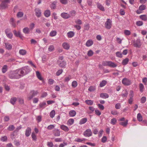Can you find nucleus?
<instances>
[{
	"mask_svg": "<svg viewBox=\"0 0 147 147\" xmlns=\"http://www.w3.org/2000/svg\"><path fill=\"white\" fill-rule=\"evenodd\" d=\"M61 16L63 18L65 19H67L70 18V14L65 12L62 13L61 14Z\"/></svg>",
	"mask_w": 147,
	"mask_h": 147,
	"instance_id": "6e6552de",
	"label": "nucleus"
},
{
	"mask_svg": "<svg viewBox=\"0 0 147 147\" xmlns=\"http://www.w3.org/2000/svg\"><path fill=\"white\" fill-rule=\"evenodd\" d=\"M7 137L6 136H3L2 137L1 139V140L3 142H5L7 140Z\"/></svg>",
	"mask_w": 147,
	"mask_h": 147,
	"instance_id": "8fccbe9b",
	"label": "nucleus"
},
{
	"mask_svg": "<svg viewBox=\"0 0 147 147\" xmlns=\"http://www.w3.org/2000/svg\"><path fill=\"white\" fill-rule=\"evenodd\" d=\"M92 132L90 129H88L84 132L83 135L85 137H89L92 136Z\"/></svg>",
	"mask_w": 147,
	"mask_h": 147,
	"instance_id": "423d86ee",
	"label": "nucleus"
},
{
	"mask_svg": "<svg viewBox=\"0 0 147 147\" xmlns=\"http://www.w3.org/2000/svg\"><path fill=\"white\" fill-rule=\"evenodd\" d=\"M57 34V32L55 30H52L50 33V36L53 37L55 36Z\"/></svg>",
	"mask_w": 147,
	"mask_h": 147,
	"instance_id": "c9c22d12",
	"label": "nucleus"
},
{
	"mask_svg": "<svg viewBox=\"0 0 147 147\" xmlns=\"http://www.w3.org/2000/svg\"><path fill=\"white\" fill-rule=\"evenodd\" d=\"M122 83L125 86H129L131 84L130 80L127 78H123L122 80Z\"/></svg>",
	"mask_w": 147,
	"mask_h": 147,
	"instance_id": "39448f33",
	"label": "nucleus"
},
{
	"mask_svg": "<svg viewBox=\"0 0 147 147\" xmlns=\"http://www.w3.org/2000/svg\"><path fill=\"white\" fill-rule=\"evenodd\" d=\"M55 111L54 110L52 111L50 113V117L52 118H53L55 115Z\"/></svg>",
	"mask_w": 147,
	"mask_h": 147,
	"instance_id": "a18cd8bd",
	"label": "nucleus"
},
{
	"mask_svg": "<svg viewBox=\"0 0 147 147\" xmlns=\"http://www.w3.org/2000/svg\"><path fill=\"white\" fill-rule=\"evenodd\" d=\"M137 118L138 120L139 121H141L142 120V117L140 113H138L137 114Z\"/></svg>",
	"mask_w": 147,
	"mask_h": 147,
	"instance_id": "7c9ffc66",
	"label": "nucleus"
},
{
	"mask_svg": "<svg viewBox=\"0 0 147 147\" xmlns=\"http://www.w3.org/2000/svg\"><path fill=\"white\" fill-rule=\"evenodd\" d=\"M94 54V53L93 51L91 50L89 51L88 52V55L89 57H91Z\"/></svg>",
	"mask_w": 147,
	"mask_h": 147,
	"instance_id": "5fc2aeb1",
	"label": "nucleus"
},
{
	"mask_svg": "<svg viewBox=\"0 0 147 147\" xmlns=\"http://www.w3.org/2000/svg\"><path fill=\"white\" fill-rule=\"evenodd\" d=\"M146 8V6L144 5H141L139 7V9L140 11H143L145 10Z\"/></svg>",
	"mask_w": 147,
	"mask_h": 147,
	"instance_id": "09e8293b",
	"label": "nucleus"
},
{
	"mask_svg": "<svg viewBox=\"0 0 147 147\" xmlns=\"http://www.w3.org/2000/svg\"><path fill=\"white\" fill-rule=\"evenodd\" d=\"M86 139L85 138H83V139H82L80 138H77L75 139V141L78 142H82L83 141H84Z\"/></svg>",
	"mask_w": 147,
	"mask_h": 147,
	"instance_id": "3c124183",
	"label": "nucleus"
},
{
	"mask_svg": "<svg viewBox=\"0 0 147 147\" xmlns=\"http://www.w3.org/2000/svg\"><path fill=\"white\" fill-rule=\"evenodd\" d=\"M19 53L20 55H23L26 54V51L25 50L21 49L20 50Z\"/></svg>",
	"mask_w": 147,
	"mask_h": 147,
	"instance_id": "72a5a7b5",
	"label": "nucleus"
},
{
	"mask_svg": "<svg viewBox=\"0 0 147 147\" xmlns=\"http://www.w3.org/2000/svg\"><path fill=\"white\" fill-rule=\"evenodd\" d=\"M124 92H125L122 94L121 96L123 97H127L128 94V92L126 90H125Z\"/></svg>",
	"mask_w": 147,
	"mask_h": 147,
	"instance_id": "13d9d810",
	"label": "nucleus"
},
{
	"mask_svg": "<svg viewBox=\"0 0 147 147\" xmlns=\"http://www.w3.org/2000/svg\"><path fill=\"white\" fill-rule=\"evenodd\" d=\"M67 36L69 38H71L74 35V33L73 32H70L67 33Z\"/></svg>",
	"mask_w": 147,
	"mask_h": 147,
	"instance_id": "58836bf2",
	"label": "nucleus"
},
{
	"mask_svg": "<svg viewBox=\"0 0 147 147\" xmlns=\"http://www.w3.org/2000/svg\"><path fill=\"white\" fill-rule=\"evenodd\" d=\"M38 93L37 90H32L30 91V95L28 96V99L29 100H31L34 97L36 96Z\"/></svg>",
	"mask_w": 147,
	"mask_h": 147,
	"instance_id": "7ed1b4c3",
	"label": "nucleus"
},
{
	"mask_svg": "<svg viewBox=\"0 0 147 147\" xmlns=\"http://www.w3.org/2000/svg\"><path fill=\"white\" fill-rule=\"evenodd\" d=\"M36 15L38 18L40 17L41 15L40 10L38 8H36L35 9Z\"/></svg>",
	"mask_w": 147,
	"mask_h": 147,
	"instance_id": "1a4fd4ad",
	"label": "nucleus"
},
{
	"mask_svg": "<svg viewBox=\"0 0 147 147\" xmlns=\"http://www.w3.org/2000/svg\"><path fill=\"white\" fill-rule=\"evenodd\" d=\"M54 49V47L53 45H51L49 46L48 48V50L50 51H53Z\"/></svg>",
	"mask_w": 147,
	"mask_h": 147,
	"instance_id": "bf43d9fd",
	"label": "nucleus"
},
{
	"mask_svg": "<svg viewBox=\"0 0 147 147\" xmlns=\"http://www.w3.org/2000/svg\"><path fill=\"white\" fill-rule=\"evenodd\" d=\"M8 69V66L6 65H4L2 68V72L4 73L6 72Z\"/></svg>",
	"mask_w": 147,
	"mask_h": 147,
	"instance_id": "412c9836",
	"label": "nucleus"
},
{
	"mask_svg": "<svg viewBox=\"0 0 147 147\" xmlns=\"http://www.w3.org/2000/svg\"><path fill=\"white\" fill-rule=\"evenodd\" d=\"M78 85L77 82L76 81H73L72 83V86L73 88L76 87Z\"/></svg>",
	"mask_w": 147,
	"mask_h": 147,
	"instance_id": "de8ad7c7",
	"label": "nucleus"
},
{
	"mask_svg": "<svg viewBox=\"0 0 147 147\" xmlns=\"http://www.w3.org/2000/svg\"><path fill=\"white\" fill-rule=\"evenodd\" d=\"M100 97L103 98H106L109 97V95L105 93H101L100 94Z\"/></svg>",
	"mask_w": 147,
	"mask_h": 147,
	"instance_id": "dca6fc26",
	"label": "nucleus"
},
{
	"mask_svg": "<svg viewBox=\"0 0 147 147\" xmlns=\"http://www.w3.org/2000/svg\"><path fill=\"white\" fill-rule=\"evenodd\" d=\"M140 18L144 21L147 20V16L146 15H143L140 16Z\"/></svg>",
	"mask_w": 147,
	"mask_h": 147,
	"instance_id": "a878e982",
	"label": "nucleus"
},
{
	"mask_svg": "<svg viewBox=\"0 0 147 147\" xmlns=\"http://www.w3.org/2000/svg\"><path fill=\"white\" fill-rule=\"evenodd\" d=\"M128 120H126L125 121L121 122L119 123V124L125 126L127 125L128 123Z\"/></svg>",
	"mask_w": 147,
	"mask_h": 147,
	"instance_id": "79ce46f5",
	"label": "nucleus"
},
{
	"mask_svg": "<svg viewBox=\"0 0 147 147\" xmlns=\"http://www.w3.org/2000/svg\"><path fill=\"white\" fill-rule=\"evenodd\" d=\"M61 128L65 131H68L69 130L68 128L66 126L62 125L60 126Z\"/></svg>",
	"mask_w": 147,
	"mask_h": 147,
	"instance_id": "aec40b11",
	"label": "nucleus"
},
{
	"mask_svg": "<svg viewBox=\"0 0 147 147\" xmlns=\"http://www.w3.org/2000/svg\"><path fill=\"white\" fill-rule=\"evenodd\" d=\"M97 6L98 8L100 10L104 11L105 10V8L103 6H102L99 3H98L97 4Z\"/></svg>",
	"mask_w": 147,
	"mask_h": 147,
	"instance_id": "5701e85b",
	"label": "nucleus"
},
{
	"mask_svg": "<svg viewBox=\"0 0 147 147\" xmlns=\"http://www.w3.org/2000/svg\"><path fill=\"white\" fill-rule=\"evenodd\" d=\"M142 82L145 85H147V78H144L142 79Z\"/></svg>",
	"mask_w": 147,
	"mask_h": 147,
	"instance_id": "774afa93",
	"label": "nucleus"
},
{
	"mask_svg": "<svg viewBox=\"0 0 147 147\" xmlns=\"http://www.w3.org/2000/svg\"><path fill=\"white\" fill-rule=\"evenodd\" d=\"M63 72V70L62 69L59 70L56 72V75L57 76H59Z\"/></svg>",
	"mask_w": 147,
	"mask_h": 147,
	"instance_id": "4d7b16f0",
	"label": "nucleus"
},
{
	"mask_svg": "<svg viewBox=\"0 0 147 147\" xmlns=\"http://www.w3.org/2000/svg\"><path fill=\"white\" fill-rule=\"evenodd\" d=\"M9 120V117L8 116H5L4 118V121L5 122H7Z\"/></svg>",
	"mask_w": 147,
	"mask_h": 147,
	"instance_id": "680f3d73",
	"label": "nucleus"
},
{
	"mask_svg": "<svg viewBox=\"0 0 147 147\" xmlns=\"http://www.w3.org/2000/svg\"><path fill=\"white\" fill-rule=\"evenodd\" d=\"M97 106L101 110H103L104 109V107L102 105L98 104Z\"/></svg>",
	"mask_w": 147,
	"mask_h": 147,
	"instance_id": "052dcab7",
	"label": "nucleus"
},
{
	"mask_svg": "<svg viewBox=\"0 0 147 147\" xmlns=\"http://www.w3.org/2000/svg\"><path fill=\"white\" fill-rule=\"evenodd\" d=\"M63 48L66 50H68L69 48V44L66 42H64L62 45Z\"/></svg>",
	"mask_w": 147,
	"mask_h": 147,
	"instance_id": "6ab92c4d",
	"label": "nucleus"
},
{
	"mask_svg": "<svg viewBox=\"0 0 147 147\" xmlns=\"http://www.w3.org/2000/svg\"><path fill=\"white\" fill-rule=\"evenodd\" d=\"M67 145V143L64 142L63 143H61L59 145V147H64L65 146Z\"/></svg>",
	"mask_w": 147,
	"mask_h": 147,
	"instance_id": "338daca9",
	"label": "nucleus"
},
{
	"mask_svg": "<svg viewBox=\"0 0 147 147\" xmlns=\"http://www.w3.org/2000/svg\"><path fill=\"white\" fill-rule=\"evenodd\" d=\"M31 129L30 127H28L25 131V136L28 137L30 136L31 133Z\"/></svg>",
	"mask_w": 147,
	"mask_h": 147,
	"instance_id": "9d476101",
	"label": "nucleus"
},
{
	"mask_svg": "<svg viewBox=\"0 0 147 147\" xmlns=\"http://www.w3.org/2000/svg\"><path fill=\"white\" fill-rule=\"evenodd\" d=\"M129 61V59L126 58L123 60L122 63L123 65H125L128 63Z\"/></svg>",
	"mask_w": 147,
	"mask_h": 147,
	"instance_id": "c85d7f7f",
	"label": "nucleus"
},
{
	"mask_svg": "<svg viewBox=\"0 0 147 147\" xmlns=\"http://www.w3.org/2000/svg\"><path fill=\"white\" fill-rule=\"evenodd\" d=\"M13 32L14 34L17 37H19L21 39H23V36L21 34L20 31H19L17 32L16 30H14L13 31Z\"/></svg>",
	"mask_w": 147,
	"mask_h": 147,
	"instance_id": "0eeeda50",
	"label": "nucleus"
},
{
	"mask_svg": "<svg viewBox=\"0 0 147 147\" xmlns=\"http://www.w3.org/2000/svg\"><path fill=\"white\" fill-rule=\"evenodd\" d=\"M66 65V63L65 61H63L61 62L59 64V66L60 67H65Z\"/></svg>",
	"mask_w": 147,
	"mask_h": 147,
	"instance_id": "473e14b6",
	"label": "nucleus"
},
{
	"mask_svg": "<svg viewBox=\"0 0 147 147\" xmlns=\"http://www.w3.org/2000/svg\"><path fill=\"white\" fill-rule=\"evenodd\" d=\"M85 102L88 105H92L93 103V101L91 100H85Z\"/></svg>",
	"mask_w": 147,
	"mask_h": 147,
	"instance_id": "f704fd0d",
	"label": "nucleus"
},
{
	"mask_svg": "<svg viewBox=\"0 0 147 147\" xmlns=\"http://www.w3.org/2000/svg\"><path fill=\"white\" fill-rule=\"evenodd\" d=\"M93 42L91 40H89L86 42V45L88 47L91 46L93 45Z\"/></svg>",
	"mask_w": 147,
	"mask_h": 147,
	"instance_id": "f3484780",
	"label": "nucleus"
},
{
	"mask_svg": "<svg viewBox=\"0 0 147 147\" xmlns=\"http://www.w3.org/2000/svg\"><path fill=\"white\" fill-rule=\"evenodd\" d=\"M18 70L21 76L27 74L30 71V67L28 66H25Z\"/></svg>",
	"mask_w": 147,
	"mask_h": 147,
	"instance_id": "f03ea898",
	"label": "nucleus"
},
{
	"mask_svg": "<svg viewBox=\"0 0 147 147\" xmlns=\"http://www.w3.org/2000/svg\"><path fill=\"white\" fill-rule=\"evenodd\" d=\"M24 15V13L22 12H19L17 14V16L18 18L22 17Z\"/></svg>",
	"mask_w": 147,
	"mask_h": 147,
	"instance_id": "c03bdc74",
	"label": "nucleus"
},
{
	"mask_svg": "<svg viewBox=\"0 0 147 147\" xmlns=\"http://www.w3.org/2000/svg\"><path fill=\"white\" fill-rule=\"evenodd\" d=\"M36 75L38 78L40 80H43V78L41 77L40 73L38 71H36Z\"/></svg>",
	"mask_w": 147,
	"mask_h": 147,
	"instance_id": "b1692460",
	"label": "nucleus"
},
{
	"mask_svg": "<svg viewBox=\"0 0 147 147\" xmlns=\"http://www.w3.org/2000/svg\"><path fill=\"white\" fill-rule=\"evenodd\" d=\"M105 28L108 29H109L111 27V21L109 19H108L107 21L105 23Z\"/></svg>",
	"mask_w": 147,
	"mask_h": 147,
	"instance_id": "20e7f679",
	"label": "nucleus"
},
{
	"mask_svg": "<svg viewBox=\"0 0 147 147\" xmlns=\"http://www.w3.org/2000/svg\"><path fill=\"white\" fill-rule=\"evenodd\" d=\"M6 35L7 37L10 39H11L12 38L13 34L11 32L7 34Z\"/></svg>",
	"mask_w": 147,
	"mask_h": 147,
	"instance_id": "69168bd1",
	"label": "nucleus"
},
{
	"mask_svg": "<svg viewBox=\"0 0 147 147\" xmlns=\"http://www.w3.org/2000/svg\"><path fill=\"white\" fill-rule=\"evenodd\" d=\"M15 128L13 125H10L7 128V129L9 131H13Z\"/></svg>",
	"mask_w": 147,
	"mask_h": 147,
	"instance_id": "e433bc0d",
	"label": "nucleus"
},
{
	"mask_svg": "<svg viewBox=\"0 0 147 147\" xmlns=\"http://www.w3.org/2000/svg\"><path fill=\"white\" fill-rule=\"evenodd\" d=\"M88 109L90 111L89 112V113H92L93 112L94 110V108L92 107H89L88 108Z\"/></svg>",
	"mask_w": 147,
	"mask_h": 147,
	"instance_id": "e2e57ef3",
	"label": "nucleus"
},
{
	"mask_svg": "<svg viewBox=\"0 0 147 147\" xmlns=\"http://www.w3.org/2000/svg\"><path fill=\"white\" fill-rule=\"evenodd\" d=\"M23 31L25 34H28L30 32V29L28 27H26L23 29Z\"/></svg>",
	"mask_w": 147,
	"mask_h": 147,
	"instance_id": "a211bd4d",
	"label": "nucleus"
},
{
	"mask_svg": "<svg viewBox=\"0 0 147 147\" xmlns=\"http://www.w3.org/2000/svg\"><path fill=\"white\" fill-rule=\"evenodd\" d=\"M74 122V120L73 119H69L67 122V123L69 125H72Z\"/></svg>",
	"mask_w": 147,
	"mask_h": 147,
	"instance_id": "49530a36",
	"label": "nucleus"
},
{
	"mask_svg": "<svg viewBox=\"0 0 147 147\" xmlns=\"http://www.w3.org/2000/svg\"><path fill=\"white\" fill-rule=\"evenodd\" d=\"M116 56L119 57L121 58L122 57V54L120 52L118 51L116 53Z\"/></svg>",
	"mask_w": 147,
	"mask_h": 147,
	"instance_id": "864d4df0",
	"label": "nucleus"
},
{
	"mask_svg": "<svg viewBox=\"0 0 147 147\" xmlns=\"http://www.w3.org/2000/svg\"><path fill=\"white\" fill-rule=\"evenodd\" d=\"M57 3V2L56 1H54L53 3L51 4L50 5V7L52 9H54L56 8V4Z\"/></svg>",
	"mask_w": 147,
	"mask_h": 147,
	"instance_id": "c756f323",
	"label": "nucleus"
},
{
	"mask_svg": "<svg viewBox=\"0 0 147 147\" xmlns=\"http://www.w3.org/2000/svg\"><path fill=\"white\" fill-rule=\"evenodd\" d=\"M31 136L33 140L36 141L37 140L36 136L35 133L33 132Z\"/></svg>",
	"mask_w": 147,
	"mask_h": 147,
	"instance_id": "a19ab883",
	"label": "nucleus"
},
{
	"mask_svg": "<svg viewBox=\"0 0 147 147\" xmlns=\"http://www.w3.org/2000/svg\"><path fill=\"white\" fill-rule=\"evenodd\" d=\"M6 49L9 50H11L12 48V46L11 44L8 42L4 43Z\"/></svg>",
	"mask_w": 147,
	"mask_h": 147,
	"instance_id": "9b49d317",
	"label": "nucleus"
},
{
	"mask_svg": "<svg viewBox=\"0 0 147 147\" xmlns=\"http://www.w3.org/2000/svg\"><path fill=\"white\" fill-rule=\"evenodd\" d=\"M117 65L116 64L111 61H109V66L111 67H115L117 66Z\"/></svg>",
	"mask_w": 147,
	"mask_h": 147,
	"instance_id": "4be33fe9",
	"label": "nucleus"
},
{
	"mask_svg": "<svg viewBox=\"0 0 147 147\" xmlns=\"http://www.w3.org/2000/svg\"><path fill=\"white\" fill-rule=\"evenodd\" d=\"M87 119L86 118H84L82 119L80 121V124L82 125L85 123L87 121Z\"/></svg>",
	"mask_w": 147,
	"mask_h": 147,
	"instance_id": "393cba45",
	"label": "nucleus"
},
{
	"mask_svg": "<svg viewBox=\"0 0 147 147\" xmlns=\"http://www.w3.org/2000/svg\"><path fill=\"white\" fill-rule=\"evenodd\" d=\"M117 122L116 119L115 118L112 119L111 121V123L113 125H115Z\"/></svg>",
	"mask_w": 147,
	"mask_h": 147,
	"instance_id": "ea45409f",
	"label": "nucleus"
},
{
	"mask_svg": "<svg viewBox=\"0 0 147 147\" xmlns=\"http://www.w3.org/2000/svg\"><path fill=\"white\" fill-rule=\"evenodd\" d=\"M76 112L74 110L71 111L69 112V114L71 117H74L76 115Z\"/></svg>",
	"mask_w": 147,
	"mask_h": 147,
	"instance_id": "2f4dec72",
	"label": "nucleus"
},
{
	"mask_svg": "<svg viewBox=\"0 0 147 147\" xmlns=\"http://www.w3.org/2000/svg\"><path fill=\"white\" fill-rule=\"evenodd\" d=\"M107 81L105 80L102 81L100 84L99 86L102 87L105 86L107 84Z\"/></svg>",
	"mask_w": 147,
	"mask_h": 147,
	"instance_id": "cd10ccee",
	"label": "nucleus"
},
{
	"mask_svg": "<svg viewBox=\"0 0 147 147\" xmlns=\"http://www.w3.org/2000/svg\"><path fill=\"white\" fill-rule=\"evenodd\" d=\"M8 76L9 78L11 79H18L21 77L18 69L10 71Z\"/></svg>",
	"mask_w": 147,
	"mask_h": 147,
	"instance_id": "f257e3e1",
	"label": "nucleus"
},
{
	"mask_svg": "<svg viewBox=\"0 0 147 147\" xmlns=\"http://www.w3.org/2000/svg\"><path fill=\"white\" fill-rule=\"evenodd\" d=\"M46 105V103L45 102H43L42 103H40L39 104V106L40 108H44L45 106Z\"/></svg>",
	"mask_w": 147,
	"mask_h": 147,
	"instance_id": "6e6d98bb",
	"label": "nucleus"
},
{
	"mask_svg": "<svg viewBox=\"0 0 147 147\" xmlns=\"http://www.w3.org/2000/svg\"><path fill=\"white\" fill-rule=\"evenodd\" d=\"M109 61H103L102 62V64L103 66H109Z\"/></svg>",
	"mask_w": 147,
	"mask_h": 147,
	"instance_id": "603ef678",
	"label": "nucleus"
},
{
	"mask_svg": "<svg viewBox=\"0 0 147 147\" xmlns=\"http://www.w3.org/2000/svg\"><path fill=\"white\" fill-rule=\"evenodd\" d=\"M44 15L46 17H48L51 15V11L49 9H47L44 11Z\"/></svg>",
	"mask_w": 147,
	"mask_h": 147,
	"instance_id": "2eb2a0df",
	"label": "nucleus"
},
{
	"mask_svg": "<svg viewBox=\"0 0 147 147\" xmlns=\"http://www.w3.org/2000/svg\"><path fill=\"white\" fill-rule=\"evenodd\" d=\"M139 42H138L137 41L135 42L134 43V46L136 47L140 48L141 45L139 44Z\"/></svg>",
	"mask_w": 147,
	"mask_h": 147,
	"instance_id": "37998d69",
	"label": "nucleus"
},
{
	"mask_svg": "<svg viewBox=\"0 0 147 147\" xmlns=\"http://www.w3.org/2000/svg\"><path fill=\"white\" fill-rule=\"evenodd\" d=\"M17 100V98L16 97H13L11 98L10 102L13 105H14Z\"/></svg>",
	"mask_w": 147,
	"mask_h": 147,
	"instance_id": "4468645a",
	"label": "nucleus"
},
{
	"mask_svg": "<svg viewBox=\"0 0 147 147\" xmlns=\"http://www.w3.org/2000/svg\"><path fill=\"white\" fill-rule=\"evenodd\" d=\"M143 22L141 21H138L136 22V24L138 26H140L142 25H143Z\"/></svg>",
	"mask_w": 147,
	"mask_h": 147,
	"instance_id": "0e129e2a",
	"label": "nucleus"
},
{
	"mask_svg": "<svg viewBox=\"0 0 147 147\" xmlns=\"http://www.w3.org/2000/svg\"><path fill=\"white\" fill-rule=\"evenodd\" d=\"M76 12L75 10H73L71 11H70L69 12L70 15L71 17H74L76 14Z\"/></svg>",
	"mask_w": 147,
	"mask_h": 147,
	"instance_id": "bb28decb",
	"label": "nucleus"
},
{
	"mask_svg": "<svg viewBox=\"0 0 147 147\" xmlns=\"http://www.w3.org/2000/svg\"><path fill=\"white\" fill-rule=\"evenodd\" d=\"M139 88L140 92H142L143 91L144 88V86L142 84L140 83L139 84Z\"/></svg>",
	"mask_w": 147,
	"mask_h": 147,
	"instance_id": "4c0bfd02",
	"label": "nucleus"
},
{
	"mask_svg": "<svg viewBox=\"0 0 147 147\" xmlns=\"http://www.w3.org/2000/svg\"><path fill=\"white\" fill-rule=\"evenodd\" d=\"M53 133L55 136H59L60 135V131L57 129L54 130H53Z\"/></svg>",
	"mask_w": 147,
	"mask_h": 147,
	"instance_id": "ddd939ff",
	"label": "nucleus"
},
{
	"mask_svg": "<svg viewBox=\"0 0 147 147\" xmlns=\"http://www.w3.org/2000/svg\"><path fill=\"white\" fill-rule=\"evenodd\" d=\"M1 8L2 9H5L7 7V4L5 2L3 1L2 2L0 5Z\"/></svg>",
	"mask_w": 147,
	"mask_h": 147,
	"instance_id": "f8f14e48",
	"label": "nucleus"
}]
</instances>
